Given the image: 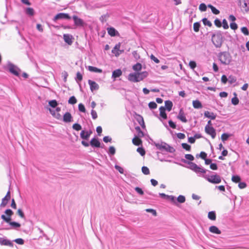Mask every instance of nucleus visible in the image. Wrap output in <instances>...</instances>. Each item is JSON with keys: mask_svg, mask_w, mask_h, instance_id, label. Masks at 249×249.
Instances as JSON below:
<instances>
[{"mask_svg": "<svg viewBox=\"0 0 249 249\" xmlns=\"http://www.w3.org/2000/svg\"><path fill=\"white\" fill-rule=\"evenodd\" d=\"M193 106L195 108L199 109L202 107L201 103L198 100L193 101Z\"/></svg>", "mask_w": 249, "mask_h": 249, "instance_id": "c85d7f7f", "label": "nucleus"}, {"mask_svg": "<svg viewBox=\"0 0 249 249\" xmlns=\"http://www.w3.org/2000/svg\"><path fill=\"white\" fill-rule=\"evenodd\" d=\"M148 75V73L146 71L141 72H132L128 74L127 79L131 82H138L147 77Z\"/></svg>", "mask_w": 249, "mask_h": 249, "instance_id": "7ed1b4c3", "label": "nucleus"}, {"mask_svg": "<svg viewBox=\"0 0 249 249\" xmlns=\"http://www.w3.org/2000/svg\"><path fill=\"white\" fill-rule=\"evenodd\" d=\"M169 125L173 129H176L177 125L175 122H174L172 120H170L168 121Z\"/></svg>", "mask_w": 249, "mask_h": 249, "instance_id": "338daca9", "label": "nucleus"}, {"mask_svg": "<svg viewBox=\"0 0 249 249\" xmlns=\"http://www.w3.org/2000/svg\"><path fill=\"white\" fill-rule=\"evenodd\" d=\"M154 144L157 149L161 151V152L164 151L173 153L176 151V149L173 147L163 141H161L160 143L154 142Z\"/></svg>", "mask_w": 249, "mask_h": 249, "instance_id": "39448f33", "label": "nucleus"}, {"mask_svg": "<svg viewBox=\"0 0 249 249\" xmlns=\"http://www.w3.org/2000/svg\"><path fill=\"white\" fill-rule=\"evenodd\" d=\"M58 105V104L56 100H52L49 101V105L53 108H55Z\"/></svg>", "mask_w": 249, "mask_h": 249, "instance_id": "4c0bfd02", "label": "nucleus"}, {"mask_svg": "<svg viewBox=\"0 0 249 249\" xmlns=\"http://www.w3.org/2000/svg\"><path fill=\"white\" fill-rule=\"evenodd\" d=\"M148 107L150 109H154L157 107V105L155 102L152 101L149 103Z\"/></svg>", "mask_w": 249, "mask_h": 249, "instance_id": "603ef678", "label": "nucleus"}, {"mask_svg": "<svg viewBox=\"0 0 249 249\" xmlns=\"http://www.w3.org/2000/svg\"><path fill=\"white\" fill-rule=\"evenodd\" d=\"M116 153L115 148L113 146H109L108 151V154L110 156L114 155Z\"/></svg>", "mask_w": 249, "mask_h": 249, "instance_id": "a19ab883", "label": "nucleus"}, {"mask_svg": "<svg viewBox=\"0 0 249 249\" xmlns=\"http://www.w3.org/2000/svg\"><path fill=\"white\" fill-rule=\"evenodd\" d=\"M184 159H181L180 161L184 163H187L189 165V166H186L181 163L178 162L177 161H173V163L179 165L180 166L187 167L196 173H201L203 174H205L207 171V170L198 166L194 162H192V161L194 160L195 158L193 155L190 154H187L185 155Z\"/></svg>", "mask_w": 249, "mask_h": 249, "instance_id": "f257e3e1", "label": "nucleus"}, {"mask_svg": "<svg viewBox=\"0 0 249 249\" xmlns=\"http://www.w3.org/2000/svg\"><path fill=\"white\" fill-rule=\"evenodd\" d=\"M63 39L64 41L69 45H71L72 44L73 38L72 35L70 34H64Z\"/></svg>", "mask_w": 249, "mask_h": 249, "instance_id": "f3484780", "label": "nucleus"}, {"mask_svg": "<svg viewBox=\"0 0 249 249\" xmlns=\"http://www.w3.org/2000/svg\"><path fill=\"white\" fill-rule=\"evenodd\" d=\"M17 214L22 218H25V215L22 211V210L20 209H18L17 211Z\"/></svg>", "mask_w": 249, "mask_h": 249, "instance_id": "774afa93", "label": "nucleus"}, {"mask_svg": "<svg viewBox=\"0 0 249 249\" xmlns=\"http://www.w3.org/2000/svg\"><path fill=\"white\" fill-rule=\"evenodd\" d=\"M132 69L134 71H136V72H138L140 71L142 69V65L140 63H137L136 64L133 66Z\"/></svg>", "mask_w": 249, "mask_h": 249, "instance_id": "473e14b6", "label": "nucleus"}, {"mask_svg": "<svg viewBox=\"0 0 249 249\" xmlns=\"http://www.w3.org/2000/svg\"><path fill=\"white\" fill-rule=\"evenodd\" d=\"M239 99L237 97H233L231 100V104L234 106H236L239 104Z\"/></svg>", "mask_w": 249, "mask_h": 249, "instance_id": "6e6d98bb", "label": "nucleus"}, {"mask_svg": "<svg viewBox=\"0 0 249 249\" xmlns=\"http://www.w3.org/2000/svg\"><path fill=\"white\" fill-rule=\"evenodd\" d=\"M72 128L76 131H79L82 129L81 125L78 123H75L72 125Z\"/></svg>", "mask_w": 249, "mask_h": 249, "instance_id": "3c124183", "label": "nucleus"}, {"mask_svg": "<svg viewBox=\"0 0 249 249\" xmlns=\"http://www.w3.org/2000/svg\"><path fill=\"white\" fill-rule=\"evenodd\" d=\"M181 146L182 148H183L184 149L186 150L187 151H191V145L187 143H182Z\"/></svg>", "mask_w": 249, "mask_h": 249, "instance_id": "c03bdc74", "label": "nucleus"}, {"mask_svg": "<svg viewBox=\"0 0 249 249\" xmlns=\"http://www.w3.org/2000/svg\"><path fill=\"white\" fill-rule=\"evenodd\" d=\"M133 56L134 57V58L137 60L139 59L140 58V56L139 54L137 53V51H134L132 53Z\"/></svg>", "mask_w": 249, "mask_h": 249, "instance_id": "e2e57ef3", "label": "nucleus"}, {"mask_svg": "<svg viewBox=\"0 0 249 249\" xmlns=\"http://www.w3.org/2000/svg\"><path fill=\"white\" fill-rule=\"evenodd\" d=\"M122 74V71L121 69H118L112 71V78L115 79L119 77Z\"/></svg>", "mask_w": 249, "mask_h": 249, "instance_id": "aec40b11", "label": "nucleus"}, {"mask_svg": "<svg viewBox=\"0 0 249 249\" xmlns=\"http://www.w3.org/2000/svg\"><path fill=\"white\" fill-rule=\"evenodd\" d=\"M120 47L121 43L119 42L118 44L115 45V46L111 51L112 53H114L115 55L117 57L120 54V53H119L118 52V50H119Z\"/></svg>", "mask_w": 249, "mask_h": 249, "instance_id": "5701e85b", "label": "nucleus"}, {"mask_svg": "<svg viewBox=\"0 0 249 249\" xmlns=\"http://www.w3.org/2000/svg\"><path fill=\"white\" fill-rule=\"evenodd\" d=\"M90 145L94 148H104L105 145L103 143H101L99 139L95 136L91 139L90 141Z\"/></svg>", "mask_w": 249, "mask_h": 249, "instance_id": "6e6552de", "label": "nucleus"}, {"mask_svg": "<svg viewBox=\"0 0 249 249\" xmlns=\"http://www.w3.org/2000/svg\"><path fill=\"white\" fill-rule=\"evenodd\" d=\"M25 12L29 16H33L35 15V11L33 8L27 7L25 9Z\"/></svg>", "mask_w": 249, "mask_h": 249, "instance_id": "2f4dec72", "label": "nucleus"}, {"mask_svg": "<svg viewBox=\"0 0 249 249\" xmlns=\"http://www.w3.org/2000/svg\"><path fill=\"white\" fill-rule=\"evenodd\" d=\"M207 6L204 3H201L199 6V9L202 12H205L207 10Z\"/></svg>", "mask_w": 249, "mask_h": 249, "instance_id": "864d4df0", "label": "nucleus"}, {"mask_svg": "<svg viewBox=\"0 0 249 249\" xmlns=\"http://www.w3.org/2000/svg\"><path fill=\"white\" fill-rule=\"evenodd\" d=\"M78 110L80 112L85 113L86 111V109L85 108V106L82 103H80L78 105Z\"/></svg>", "mask_w": 249, "mask_h": 249, "instance_id": "de8ad7c7", "label": "nucleus"}, {"mask_svg": "<svg viewBox=\"0 0 249 249\" xmlns=\"http://www.w3.org/2000/svg\"><path fill=\"white\" fill-rule=\"evenodd\" d=\"M137 151L142 156H143L145 154V149L142 147H139L137 149Z\"/></svg>", "mask_w": 249, "mask_h": 249, "instance_id": "09e8293b", "label": "nucleus"}, {"mask_svg": "<svg viewBox=\"0 0 249 249\" xmlns=\"http://www.w3.org/2000/svg\"><path fill=\"white\" fill-rule=\"evenodd\" d=\"M7 223H8L14 229H18L20 228L21 226V225L19 223L16 221H11V220H10V222Z\"/></svg>", "mask_w": 249, "mask_h": 249, "instance_id": "7c9ffc66", "label": "nucleus"}, {"mask_svg": "<svg viewBox=\"0 0 249 249\" xmlns=\"http://www.w3.org/2000/svg\"><path fill=\"white\" fill-rule=\"evenodd\" d=\"M165 108H164L163 106H161L159 108V111H160V115L161 118L162 119L165 120L167 118V114L165 112Z\"/></svg>", "mask_w": 249, "mask_h": 249, "instance_id": "4be33fe9", "label": "nucleus"}, {"mask_svg": "<svg viewBox=\"0 0 249 249\" xmlns=\"http://www.w3.org/2000/svg\"><path fill=\"white\" fill-rule=\"evenodd\" d=\"M221 22H222V26H223V27L224 29H227L229 28V25H228L227 21L226 20V19H223Z\"/></svg>", "mask_w": 249, "mask_h": 249, "instance_id": "052dcab7", "label": "nucleus"}, {"mask_svg": "<svg viewBox=\"0 0 249 249\" xmlns=\"http://www.w3.org/2000/svg\"><path fill=\"white\" fill-rule=\"evenodd\" d=\"M208 217L211 220H215L216 219V213L215 211H211L209 212Z\"/></svg>", "mask_w": 249, "mask_h": 249, "instance_id": "72a5a7b5", "label": "nucleus"}, {"mask_svg": "<svg viewBox=\"0 0 249 249\" xmlns=\"http://www.w3.org/2000/svg\"><path fill=\"white\" fill-rule=\"evenodd\" d=\"M107 31L108 35L111 36H119L120 34L119 32L112 27H107Z\"/></svg>", "mask_w": 249, "mask_h": 249, "instance_id": "dca6fc26", "label": "nucleus"}, {"mask_svg": "<svg viewBox=\"0 0 249 249\" xmlns=\"http://www.w3.org/2000/svg\"><path fill=\"white\" fill-rule=\"evenodd\" d=\"M189 65L191 69L194 70L196 67V63L195 61H190Z\"/></svg>", "mask_w": 249, "mask_h": 249, "instance_id": "0e129e2a", "label": "nucleus"}, {"mask_svg": "<svg viewBox=\"0 0 249 249\" xmlns=\"http://www.w3.org/2000/svg\"><path fill=\"white\" fill-rule=\"evenodd\" d=\"M224 33L221 31H215L212 35V41L214 46L217 48H220L224 41Z\"/></svg>", "mask_w": 249, "mask_h": 249, "instance_id": "f03ea898", "label": "nucleus"}, {"mask_svg": "<svg viewBox=\"0 0 249 249\" xmlns=\"http://www.w3.org/2000/svg\"><path fill=\"white\" fill-rule=\"evenodd\" d=\"M11 198L10 192L9 190L6 196L2 199L1 203L0 205L1 208L4 207L7 204L8 201Z\"/></svg>", "mask_w": 249, "mask_h": 249, "instance_id": "ddd939ff", "label": "nucleus"}, {"mask_svg": "<svg viewBox=\"0 0 249 249\" xmlns=\"http://www.w3.org/2000/svg\"><path fill=\"white\" fill-rule=\"evenodd\" d=\"M88 70L91 72H97V73H102L103 71L102 69H99L97 67L89 66L88 67Z\"/></svg>", "mask_w": 249, "mask_h": 249, "instance_id": "a878e982", "label": "nucleus"}, {"mask_svg": "<svg viewBox=\"0 0 249 249\" xmlns=\"http://www.w3.org/2000/svg\"><path fill=\"white\" fill-rule=\"evenodd\" d=\"M103 141L106 143H107L108 142H111L112 141V138L108 136H106L103 138Z\"/></svg>", "mask_w": 249, "mask_h": 249, "instance_id": "69168bd1", "label": "nucleus"}, {"mask_svg": "<svg viewBox=\"0 0 249 249\" xmlns=\"http://www.w3.org/2000/svg\"><path fill=\"white\" fill-rule=\"evenodd\" d=\"M241 180L240 177L238 175H233L231 180L235 183H239Z\"/></svg>", "mask_w": 249, "mask_h": 249, "instance_id": "ea45409f", "label": "nucleus"}, {"mask_svg": "<svg viewBox=\"0 0 249 249\" xmlns=\"http://www.w3.org/2000/svg\"><path fill=\"white\" fill-rule=\"evenodd\" d=\"M135 129L138 133V135L135 136L136 138H142L144 137V132L141 130V128L139 126H137L135 127Z\"/></svg>", "mask_w": 249, "mask_h": 249, "instance_id": "cd10ccee", "label": "nucleus"}, {"mask_svg": "<svg viewBox=\"0 0 249 249\" xmlns=\"http://www.w3.org/2000/svg\"><path fill=\"white\" fill-rule=\"evenodd\" d=\"M0 244L1 245L8 246L11 247L14 246V244L10 240L0 237Z\"/></svg>", "mask_w": 249, "mask_h": 249, "instance_id": "a211bd4d", "label": "nucleus"}, {"mask_svg": "<svg viewBox=\"0 0 249 249\" xmlns=\"http://www.w3.org/2000/svg\"><path fill=\"white\" fill-rule=\"evenodd\" d=\"M202 177L208 182L212 184H218L221 182V177L216 174L211 176L203 175Z\"/></svg>", "mask_w": 249, "mask_h": 249, "instance_id": "423d86ee", "label": "nucleus"}, {"mask_svg": "<svg viewBox=\"0 0 249 249\" xmlns=\"http://www.w3.org/2000/svg\"><path fill=\"white\" fill-rule=\"evenodd\" d=\"M77 99L74 96L70 97L68 100V103L71 105H74L77 103Z\"/></svg>", "mask_w": 249, "mask_h": 249, "instance_id": "79ce46f5", "label": "nucleus"}, {"mask_svg": "<svg viewBox=\"0 0 249 249\" xmlns=\"http://www.w3.org/2000/svg\"><path fill=\"white\" fill-rule=\"evenodd\" d=\"M202 21L203 23L205 26H208L209 27H211L212 26V23L210 21H209L207 18H204L202 19Z\"/></svg>", "mask_w": 249, "mask_h": 249, "instance_id": "a18cd8bd", "label": "nucleus"}, {"mask_svg": "<svg viewBox=\"0 0 249 249\" xmlns=\"http://www.w3.org/2000/svg\"><path fill=\"white\" fill-rule=\"evenodd\" d=\"M132 143L135 145L140 146L142 145V141L140 138H136L135 137L132 139Z\"/></svg>", "mask_w": 249, "mask_h": 249, "instance_id": "c756f323", "label": "nucleus"}, {"mask_svg": "<svg viewBox=\"0 0 249 249\" xmlns=\"http://www.w3.org/2000/svg\"><path fill=\"white\" fill-rule=\"evenodd\" d=\"M88 83L90 86V89L92 92L94 90H97L99 89V86L95 81L91 80H88Z\"/></svg>", "mask_w": 249, "mask_h": 249, "instance_id": "2eb2a0df", "label": "nucleus"}, {"mask_svg": "<svg viewBox=\"0 0 249 249\" xmlns=\"http://www.w3.org/2000/svg\"><path fill=\"white\" fill-rule=\"evenodd\" d=\"M71 19V17L70 16L69 14L68 13H59L56 14L53 18V20L54 22H56L57 20L59 19Z\"/></svg>", "mask_w": 249, "mask_h": 249, "instance_id": "9b49d317", "label": "nucleus"}, {"mask_svg": "<svg viewBox=\"0 0 249 249\" xmlns=\"http://www.w3.org/2000/svg\"><path fill=\"white\" fill-rule=\"evenodd\" d=\"M228 81L229 83L232 84L236 81V78L232 75H230L229 76Z\"/></svg>", "mask_w": 249, "mask_h": 249, "instance_id": "13d9d810", "label": "nucleus"}, {"mask_svg": "<svg viewBox=\"0 0 249 249\" xmlns=\"http://www.w3.org/2000/svg\"><path fill=\"white\" fill-rule=\"evenodd\" d=\"M217 56L221 64L224 65H229L232 60V56L228 51L220 52Z\"/></svg>", "mask_w": 249, "mask_h": 249, "instance_id": "20e7f679", "label": "nucleus"}, {"mask_svg": "<svg viewBox=\"0 0 249 249\" xmlns=\"http://www.w3.org/2000/svg\"><path fill=\"white\" fill-rule=\"evenodd\" d=\"M231 136V134L227 133H224L222 134L221 136V139L223 142H225V141H227L229 137Z\"/></svg>", "mask_w": 249, "mask_h": 249, "instance_id": "c9c22d12", "label": "nucleus"}, {"mask_svg": "<svg viewBox=\"0 0 249 249\" xmlns=\"http://www.w3.org/2000/svg\"><path fill=\"white\" fill-rule=\"evenodd\" d=\"M63 121L66 123L73 121V117L69 112H67L63 115Z\"/></svg>", "mask_w": 249, "mask_h": 249, "instance_id": "4468645a", "label": "nucleus"}, {"mask_svg": "<svg viewBox=\"0 0 249 249\" xmlns=\"http://www.w3.org/2000/svg\"><path fill=\"white\" fill-rule=\"evenodd\" d=\"M200 27V23L199 22H196L194 23L193 25V29L195 32H197L199 30V28Z\"/></svg>", "mask_w": 249, "mask_h": 249, "instance_id": "37998d69", "label": "nucleus"}, {"mask_svg": "<svg viewBox=\"0 0 249 249\" xmlns=\"http://www.w3.org/2000/svg\"><path fill=\"white\" fill-rule=\"evenodd\" d=\"M4 213L6 216L4 214H2L0 216L1 218L5 222H10V220H12L11 216L14 214V212L12 210L8 209L4 211Z\"/></svg>", "mask_w": 249, "mask_h": 249, "instance_id": "1a4fd4ad", "label": "nucleus"}, {"mask_svg": "<svg viewBox=\"0 0 249 249\" xmlns=\"http://www.w3.org/2000/svg\"><path fill=\"white\" fill-rule=\"evenodd\" d=\"M13 241L19 245H23L24 243V240L22 238H17L13 240Z\"/></svg>", "mask_w": 249, "mask_h": 249, "instance_id": "680f3d73", "label": "nucleus"}, {"mask_svg": "<svg viewBox=\"0 0 249 249\" xmlns=\"http://www.w3.org/2000/svg\"><path fill=\"white\" fill-rule=\"evenodd\" d=\"M241 31L245 36H248L249 35V31L247 27H242L241 28Z\"/></svg>", "mask_w": 249, "mask_h": 249, "instance_id": "5fc2aeb1", "label": "nucleus"}, {"mask_svg": "<svg viewBox=\"0 0 249 249\" xmlns=\"http://www.w3.org/2000/svg\"><path fill=\"white\" fill-rule=\"evenodd\" d=\"M185 197L184 196L182 195H179L178 196V197L177 198L176 200L177 202V204L179 203H183L185 202Z\"/></svg>", "mask_w": 249, "mask_h": 249, "instance_id": "e433bc0d", "label": "nucleus"}, {"mask_svg": "<svg viewBox=\"0 0 249 249\" xmlns=\"http://www.w3.org/2000/svg\"><path fill=\"white\" fill-rule=\"evenodd\" d=\"M204 115L205 117L209 118L211 120H214L216 117V114H214L213 112H210L208 111H205Z\"/></svg>", "mask_w": 249, "mask_h": 249, "instance_id": "412c9836", "label": "nucleus"}, {"mask_svg": "<svg viewBox=\"0 0 249 249\" xmlns=\"http://www.w3.org/2000/svg\"><path fill=\"white\" fill-rule=\"evenodd\" d=\"M214 25L217 27H221L222 26V22L221 20L218 19V18H216L214 21Z\"/></svg>", "mask_w": 249, "mask_h": 249, "instance_id": "bf43d9fd", "label": "nucleus"}, {"mask_svg": "<svg viewBox=\"0 0 249 249\" xmlns=\"http://www.w3.org/2000/svg\"><path fill=\"white\" fill-rule=\"evenodd\" d=\"M209 231L213 233L220 234L221 233V231L215 226H211L209 228Z\"/></svg>", "mask_w": 249, "mask_h": 249, "instance_id": "393cba45", "label": "nucleus"}, {"mask_svg": "<svg viewBox=\"0 0 249 249\" xmlns=\"http://www.w3.org/2000/svg\"><path fill=\"white\" fill-rule=\"evenodd\" d=\"M165 106L163 107L168 111L171 110L173 104L170 100H166L164 102Z\"/></svg>", "mask_w": 249, "mask_h": 249, "instance_id": "b1692460", "label": "nucleus"}, {"mask_svg": "<svg viewBox=\"0 0 249 249\" xmlns=\"http://www.w3.org/2000/svg\"><path fill=\"white\" fill-rule=\"evenodd\" d=\"M139 118L137 119V121L139 122V124L141 125L143 129L145 128V125L143 118L141 115H139Z\"/></svg>", "mask_w": 249, "mask_h": 249, "instance_id": "f704fd0d", "label": "nucleus"}, {"mask_svg": "<svg viewBox=\"0 0 249 249\" xmlns=\"http://www.w3.org/2000/svg\"><path fill=\"white\" fill-rule=\"evenodd\" d=\"M142 173L145 175L150 174V171L149 168L146 166H142Z\"/></svg>", "mask_w": 249, "mask_h": 249, "instance_id": "8fccbe9b", "label": "nucleus"}, {"mask_svg": "<svg viewBox=\"0 0 249 249\" xmlns=\"http://www.w3.org/2000/svg\"><path fill=\"white\" fill-rule=\"evenodd\" d=\"M7 67L8 71L10 73L17 76L19 75L20 70L17 66L14 65L10 62H8L7 64Z\"/></svg>", "mask_w": 249, "mask_h": 249, "instance_id": "0eeeda50", "label": "nucleus"}, {"mask_svg": "<svg viewBox=\"0 0 249 249\" xmlns=\"http://www.w3.org/2000/svg\"><path fill=\"white\" fill-rule=\"evenodd\" d=\"M135 191L139 194V195L142 196L144 195V191L142 190V189L139 187H136L134 188Z\"/></svg>", "mask_w": 249, "mask_h": 249, "instance_id": "4d7b16f0", "label": "nucleus"}, {"mask_svg": "<svg viewBox=\"0 0 249 249\" xmlns=\"http://www.w3.org/2000/svg\"><path fill=\"white\" fill-rule=\"evenodd\" d=\"M205 132L210 135L213 139H214L216 137V133L215 129L213 126H205Z\"/></svg>", "mask_w": 249, "mask_h": 249, "instance_id": "f8f14e48", "label": "nucleus"}, {"mask_svg": "<svg viewBox=\"0 0 249 249\" xmlns=\"http://www.w3.org/2000/svg\"><path fill=\"white\" fill-rule=\"evenodd\" d=\"M83 79V76L80 72L76 73V76L75 77V80L77 83L80 82Z\"/></svg>", "mask_w": 249, "mask_h": 249, "instance_id": "49530a36", "label": "nucleus"}, {"mask_svg": "<svg viewBox=\"0 0 249 249\" xmlns=\"http://www.w3.org/2000/svg\"><path fill=\"white\" fill-rule=\"evenodd\" d=\"M72 18L73 20L74 25L76 26L84 27L87 25L86 23L76 15H73L72 17Z\"/></svg>", "mask_w": 249, "mask_h": 249, "instance_id": "9d476101", "label": "nucleus"}, {"mask_svg": "<svg viewBox=\"0 0 249 249\" xmlns=\"http://www.w3.org/2000/svg\"><path fill=\"white\" fill-rule=\"evenodd\" d=\"M167 199H169L174 205L176 206L178 205V204H177V202L175 196H173L168 195Z\"/></svg>", "mask_w": 249, "mask_h": 249, "instance_id": "58836bf2", "label": "nucleus"}, {"mask_svg": "<svg viewBox=\"0 0 249 249\" xmlns=\"http://www.w3.org/2000/svg\"><path fill=\"white\" fill-rule=\"evenodd\" d=\"M80 138L84 140H89V135L87 133V130H82L80 134Z\"/></svg>", "mask_w": 249, "mask_h": 249, "instance_id": "bb28decb", "label": "nucleus"}, {"mask_svg": "<svg viewBox=\"0 0 249 249\" xmlns=\"http://www.w3.org/2000/svg\"><path fill=\"white\" fill-rule=\"evenodd\" d=\"M177 118L183 123L187 122V120L184 114L183 108L180 109L178 114L177 116Z\"/></svg>", "mask_w": 249, "mask_h": 249, "instance_id": "6ab92c4d", "label": "nucleus"}]
</instances>
